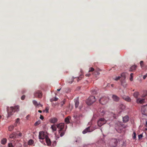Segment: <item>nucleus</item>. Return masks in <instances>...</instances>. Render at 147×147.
<instances>
[{
    "mask_svg": "<svg viewBox=\"0 0 147 147\" xmlns=\"http://www.w3.org/2000/svg\"><path fill=\"white\" fill-rule=\"evenodd\" d=\"M139 94V93L138 92H136L134 94V96L136 98H137Z\"/></svg>",
    "mask_w": 147,
    "mask_h": 147,
    "instance_id": "29",
    "label": "nucleus"
},
{
    "mask_svg": "<svg viewBox=\"0 0 147 147\" xmlns=\"http://www.w3.org/2000/svg\"><path fill=\"white\" fill-rule=\"evenodd\" d=\"M129 118L128 116L126 115L123 118V121L124 123H126L128 121Z\"/></svg>",
    "mask_w": 147,
    "mask_h": 147,
    "instance_id": "14",
    "label": "nucleus"
},
{
    "mask_svg": "<svg viewBox=\"0 0 147 147\" xmlns=\"http://www.w3.org/2000/svg\"><path fill=\"white\" fill-rule=\"evenodd\" d=\"M147 77V74H146L143 77V79H145Z\"/></svg>",
    "mask_w": 147,
    "mask_h": 147,
    "instance_id": "44",
    "label": "nucleus"
},
{
    "mask_svg": "<svg viewBox=\"0 0 147 147\" xmlns=\"http://www.w3.org/2000/svg\"><path fill=\"white\" fill-rule=\"evenodd\" d=\"M96 73L97 74V75H99V74H100L98 72L96 71L95 72L94 74H95L96 75Z\"/></svg>",
    "mask_w": 147,
    "mask_h": 147,
    "instance_id": "50",
    "label": "nucleus"
},
{
    "mask_svg": "<svg viewBox=\"0 0 147 147\" xmlns=\"http://www.w3.org/2000/svg\"><path fill=\"white\" fill-rule=\"evenodd\" d=\"M1 115H0V119L1 118Z\"/></svg>",
    "mask_w": 147,
    "mask_h": 147,
    "instance_id": "59",
    "label": "nucleus"
},
{
    "mask_svg": "<svg viewBox=\"0 0 147 147\" xmlns=\"http://www.w3.org/2000/svg\"><path fill=\"white\" fill-rule=\"evenodd\" d=\"M16 133L15 132H13L12 134L10 135L9 138H16Z\"/></svg>",
    "mask_w": 147,
    "mask_h": 147,
    "instance_id": "23",
    "label": "nucleus"
},
{
    "mask_svg": "<svg viewBox=\"0 0 147 147\" xmlns=\"http://www.w3.org/2000/svg\"><path fill=\"white\" fill-rule=\"evenodd\" d=\"M96 101L95 97L94 96H90L86 101V103L88 105H90Z\"/></svg>",
    "mask_w": 147,
    "mask_h": 147,
    "instance_id": "3",
    "label": "nucleus"
},
{
    "mask_svg": "<svg viewBox=\"0 0 147 147\" xmlns=\"http://www.w3.org/2000/svg\"><path fill=\"white\" fill-rule=\"evenodd\" d=\"M90 75V74H89V73L88 74H86L85 75V76H87V77H89Z\"/></svg>",
    "mask_w": 147,
    "mask_h": 147,
    "instance_id": "48",
    "label": "nucleus"
},
{
    "mask_svg": "<svg viewBox=\"0 0 147 147\" xmlns=\"http://www.w3.org/2000/svg\"><path fill=\"white\" fill-rule=\"evenodd\" d=\"M107 122L106 120L103 118H101L98 120L97 121V124L98 126L101 127L103 124H105Z\"/></svg>",
    "mask_w": 147,
    "mask_h": 147,
    "instance_id": "4",
    "label": "nucleus"
},
{
    "mask_svg": "<svg viewBox=\"0 0 147 147\" xmlns=\"http://www.w3.org/2000/svg\"><path fill=\"white\" fill-rule=\"evenodd\" d=\"M58 99V98H54L51 99V101H56Z\"/></svg>",
    "mask_w": 147,
    "mask_h": 147,
    "instance_id": "33",
    "label": "nucleus"
},
{
    "mask_svg": "<svg viewBox=\"0 0 147 147\" xmlns=\"http://www.w3.org/2000/svg\"><path fill=\"white\" fill-rule=\"evenodd\" d=\"M142 112L143 114L147 115V105L142 107Z\"/></svg>",
    "mask_w": 147,
    "mask_h": 147,
    "instance_id": "8",
    "label": "nucleus"
},
{
    "mask_svg": "<svg viewBox=\"0 0 147 147\" xmlns=\"http://www.w3.org/2000/svg\"><path fill=\"white\" fill-rule=\"evenodd\" d=\"M133 74L132 73H131L130 74V78L129 79L131 81L133 80Z\"/></svg>",
    "mask_w": 147,
    "mask_h": 147,
    "instance_id": "31",
    "label": "nucleus"
},
{
    "mask_svg": "<svg viewBox=\"0 0 147 147\" xmlns=\"http://www.w3.org/2000/svg\"><path fill=\"white\" fill-rule=\"evenodd\" d=\"M133 138L134 139H135L136 138V134L135 132H134L133 133Z\"/></svg>",
    "mask_w": 147,
    "mask_h": 147,
    "instance_id": "36",
    "label": "nucleus"
},
{
    "mask_svg": "<svg viewBox=\"0 0 147 147\" xmlns=\"http://www.w3.org/2000/svg\"><path fill=\"white\" fill-rule=\"evenodd\" d=\"M22 146L21 144L20 143L18 142H16L13 146V147H21Z\"/></svg>",
    "mask_w": 147,
    "mask_h": 147,
    "instance_id": "24",
    "label": "nucleus"
},
{
    "mask_svg": "<svg viewBox=\"0 0 147 147\" xmlns=\"http://www.w3.org/2000/svg\"><path fill=\"white\" fill-rule=\"evenodd\" d=\"M94 69L92 67H91L89 69V72H92V71H94Z\"/></svg>",
    "mask_w": 147,
    "mask_h": 147,
    "instance_id": "38",
    "label": "nucleus"
},
{
    "mask_svg": "<svg viewBox=\"0 0 147 147\" xmlns=\"http://www.w3.org/2000/svg\"><path fill=\"white\" fill-rule=\"evenodd\" d=\"M118 140L116 139H112L111 140V142L112 144V146L114 147H116L117 144Z\"/></svg>",
    "mask_w": 147,
    "mask_h": 147,
    "instance_id": "9",
    "label": "nucleus"
},
{
    "mask_svg": "<svg viewBox=\"0 0 147 147\" xmlns=\"http://www.w3.org/2000/svg\"><path fill=\"white\" fill-rule=\"evenodd\" d=\"M79 109H81V106H80L79 107Z\"/></svg>",
    "mask_w": 147,
    "mask_h": 147,
    "instance_id": "56",
    "label": "nucleus"
},
{
    "mask_svg": "<svg viewBox=\"0 0 147 147\" xmlns=\"http://www.w3.org/2000/svg\"><path fill=\"white\" fill-rule=\"evenodd\" d=\"M16 138H19L20 137L22 136V135L21 133H16Z\"/></svg>",
    "mask_w": 147,
    "mask_h": 147,
    "instance_id": "25",
    "label": "nucleus"
},
{
    "mask_svg": "<svg viewBox=\"0 0 147 147\" xmlns=\"http://www.w3.org/2000/svg\"><path fill=\"white\" fill-rule=\"evenodd\" d=\"M121 85L124 88H126L127 86V84L125 80L121 81Z\"/></svg>",
    "mask_w": 147,
    "mask_h": 147,
    "instance_id": "15",
    "label": "nucleus"
},
{
    "mask_svg": "<svg viewBox=\"0 0 147 147\" xmlns=\"http://www.w3.org/2000/svg\"><path fill=\"white\" fill-rule=\"evenodd\" d=\"M19 107L17 105L15 106L14 107H11L10 110L9 107H7V111L8 114V117H9L11 115L13 114L12 113L15 111H18L19 110Z\"/></svg>",
    "mask_w": 147,
    "mask_h": 147,
    "instance_id": "2",
    "label": "nucleus"
},
{
    "mask_svg": "<svg viewBox=\"0 0 147 147\" xmlns=\"http://www.w3.org/2000/svg\"><path fill=\"white\" fill-rule=\"evenodd\" d=\"M55 135V136L57 138V139L59 138V135H56V134Z\"/></svg>",
    "mask_w": 147,
    "mask_h": 147,
    "instance_id": "46",
    "label": "nucleus"
},
{
    "mask_svg": "<svg viewBox=\"0 0 147 147\" xmlns=\"http://www.w3.org/2000/svg\"><path fill=\"white\" fill-rule=\"evenodd\" d=\"M71 117L68 116L67 118H65V122L67 124L69 123L70 122L69 119H70Z\"/></svg>",
    "mask_w": 147,
    "mask_h": 147,
    "instance_id": "19",
    "label": "nucleus"
},
{
    "mask_svg": "<svg viewBox=\"0 0 147 147\" xmlns=\"http://www.w3.org/2000/svg\"><path fill=\"white\" fill-rule=\"evenodd\" d=\"M142 134H141L138 135V138L139 139H140L142 137Z\"/></svg>",
    "mask_w": 147,
    "mask_h": 147,
    "instance_id": "43",
    "label": "nucleus"
},
{
    "mask_svg": "<svg viewBox=\"0 0 147 147\" xmlns=\"http://www.w3.org/2000/svg\"><path fill=\"white\" fill-rule=\"evenodd\" d=\"M136 68V65H134L132 66L129 69L130 71H133L135 70Z\"/></svg>",
    "mask_w": 147,
    "mask_h": 147,
    "instance_id": "22",
    "label": "nucleus"
},
{
    "mask_svg": "<svg viewBox=\"0 0 147 147\" xmlns=\"http://www.w3.org/2000/svg\"><path fill=\"white\" fill-rule=\"evenodd\" d=\"M123 98L127 101L130 102L131 100L130 98L128 96H124L123 97Z\"/></svg>",
    "mask_w": 147,
    "mask_h": 147,
    "instance_id": "21",
    "label": "nucleus"
},
{
    "mask_svg": "<svg viewBox=\"0 0 147 147\" xmlns=\"http://www.w3.org/2000/svg\"><path fill=\"white\" fill-rule=\"evenodd\" d=\"M14 127L13 125H11L9 127H8V130L9 131H12L14 129Z\"/></svg>",
    "mask_w": 147,
    "mask_h": 147,
    "instance_id": "28",
    "label": "nucleus"
},
{
    "mask_svg": "<svg viewBox=\"0 0 147 147\" xmlns=\"http://www.w3.org/2000/svg\"><path fill=\"white\" fill-rule=\"evenodd\" d=\"M119 107L121 109L123 110L125 109V107L124 105H120Z\"/></svg>",
    "mask_w": 147,
    "mask_h": 147,
    "instance_id": "32",
    "label": "nucleus"
},
{
    "mask_svg": "<svg viewBox=\"0 0 147 147\" xmlns=\"http://www.w3.org/2000/svg\"><path fill=\"white\" fill-rule=\"evenodd\" d=\"M57 127L55 125H53L51 126V128L52 129L53 131H55L57 130Z\"/></svg>",
    "mask_w": 147,
    "mask_h": 147,
    "instance_id": "27",
    "label": "nucleus"
},
{
    "mask_svg": "<svg viewBox=\"0 0 147 147\" xmlns=\"http://www.w3.org/2000/svg\"><path fill=\"white\" fill-rule=\"evenodd\" d=\"M25 96L24 95H23L21 97V99L22 100H24L25 99Z\"/></svg>",
    "mask_w": 147,
    "mask_h": 147,
    "instance_id": "42",
    "label": "nucleus"
},
{
    "mask_svg": "<svg viewBox=\"0 0 147 147\" xmlns=\"http://www.w3.org/2000/svg\"><path fill=\"white\" fill-rule=\"evenodd\" d=\"M92 130H90V127H89L88 128L85 129L83 131L82 133L83 134H84L88 132H90L92 131Z\"/></svg>",
    "mask_w": 147,
    "mask_h": 147,
    "instance_id": "13",
    "label": "nucleus"
},
{
    "mask_svg": "<svg viewBox=\"0 0 147 147\" xmlns=\"http://www.w3.org/2000/svg\"><path fill=\"white\" fill-rule=\"evenodd\" d=\"M112 98L114 101L116 102H118L120 100V98L118 96L114 94L112 95Z\"/></svg>",
    "mask_w": 147,
    "mask_h": 147,
    "instance_id": "10",
    "label": "nucleus"
},
{
    "mask_svg": "<svg viewBox=\"0 0 147 147\" xmlns=\"http://www.w3.org/2000/svg\"><path fill=\"white\" fill-rule=\"evenodd\" d=\"M38 112L40 113H42V111L41 110H39L38 111Z\"/></svg>",
    "mask_w": 147,
    "mask_h": 147,
    "instance_id": "52",
    "label": "nucleus"
},
{
    "mask_svg": "<svg viewBox=\"0 0 147 147\" xmlns=\"http://www.w3.org/2000/svg\"><path fill=\"white\" fill-rule=\"evenodd\" d=\"M34 141L32 140H30L28 142V144L29 145H31L33 143Z\"/></svg>",
    "mask_w": 147,
    "mask_h": 147,
    "instance_id": "30",
    "label": "nucleus"
},
{
    "mask_svg": "<svg viewBox=\"0 0 147 147\" xmlns=\"http://www.w3.org/2000/svg\"><path fill=\"white\" fill-rule=\"evenodd\" d=\"M57 119L55 117L51 118L50 120V122L52 123H56L57 122Z\"/></svg>",
    "mask_w": 147,
    "mask_h": 147,
    "instance_id": "16",
    "label": "nucleus"
},
{
    "mask_svg": "<svg viewBox=\"0 0 147 147\" xmlns=\"http://www.w3.org/2000/svg\"><path fill=\"white\" fill-rule=\"evenodd\" d=\"M47 136H48L46 135L43 131H40L39 132L38 137L40 139L43 140L45 139H46Z\"/></svg>",
    "mask_w": 147,
    "mask_h": 147,
    "instance_id": "6",
    "label": "nucleus"
},
{
    "mask_svg": "<svg viewBox=\"0 0 147 147\" xmlns=\"http://www.w3.org/2000/svg\"><path fill=\"white\" fill-rule=\"evenodd\" d=\"M146 124L147 125V121H146Z\"/></svg>",
    "mask_w": 147,
    "mask_h": 147,
    "instance_id": "60",
    "label": "nucleus"
},
{
    "mask_svg": "<svg viewBox=\"0 0 147 147\" xmlns=\"http://www.w3.org/2000/svg\"><path fill=\"white\" fill-rule=\"evenodd\" d=\"M136 102L138 104H143L144 102V99L141 98H137L136 100Z\"/></svg>",
    "mask_w": 147,
    "mask_h": 147,
    "instance_id": "12",
    "label": "nucleus"
},
{
    "mask_svg": "<svg viewBox=\"0 0 147 147\" xmlns=\"http://www.w3.org/2000/svg\"><path fill=\"white\" fill-rule=\"evenodd\" d=\"M8 147H13V146L12 143H9L8 144Z\"/></svg>",
    "mask_w": 147,
    "mask_h": 147,
    "instance_id": "41",
    "label": "nucleus"
},
{
    "mask_svg": "<svg viewBox=\"0 0 147 147\" xmlns=\"http://www.w3.org/2000/svg\"><path fill=\"white\" fill-rule=\"evenodd\" d=\"M19 120H20V119L19 118H17L16 119V123H18V122L19 121Z\"/></svg>",
    "mask_w": 147,
    "mask_h": 147,
    "instance_id": "45",
    "label": "nucleus"
},
{
    "mask_svg": "<svg viewBox=\"0 0 147 147\" xmlns=\"http://www.w3.org/2000/svg\"><path fill=\"white\" fill-rule=\"evenodd\" d=\"M143 61H141L140 62V66L142 67H143Z\"/></svg>",
    "mask_w": 147,
    "mask_h": 147,
    "instance_id": "40",
    "label": "nucleus"
},
{
    "mask_svg": "<svg viewBox=\"0 0 147 147\" xmlns=\"http://www.w3.org/2000/svg\"><path fill=\"white\" fill-rule=\"evenodd\" d=\"M72 82H69V83H70V84H71V83H72Z\"/></svg>",
    "mask_w": 147,
    "mask_h": 147,
    "instance_id": "58",
    "label": "nucleus"
},
{
    "mask_svg": "<svg viewBox=\"0 0 147 147\" xmlns=\"http://www.w3.org/2000/svg\"><path fill=\"white\" fill-rule=\"evenodd\" d=\"M83 76L82 75L80 76V77L77 78V80L78 82L79 80H81L82 78L83 77Z\"/></svg>",
    "mask_w": 147,
    "mask_h": 147,
    "instance_id": "35",
    "label": "nucleus"
},
{
    "mask_svg": "<svg viewBox=\"0 0 147 147\" xmlns=\"http://www.w3.org/2000/svg\"><path fill=\"white\" fill-rule=\"evenodd\" d=\"M40 118L42 120L44 119V117L42 115H40Z\"/></svg>",
    "mask_w": 147,
    "mask_h": 147,
    "instance_id": "47",
    "label": "nucleus"
},
{
    "mask_svg": "<svg viewBox=\"0 0 147 147\" xmlns=\"http://www.w3.org/2000/svg\"><path fill=\"white\" fill-rule=\"evenodd\" d=\"M61 90V89H57V91H59Z\"/></svg>",
    "mask_w": 147,
    "mask_h": 147,
    "instance_id": "55",
    "label": "nucleus"
},
{
    "mask_svg": "<svg viewBox=\"0 0 147 147\" xmlns=\"http://www.w3.org/2000/svg\"><path fill=\"white\" fill-rule=\"evenodd\" d=\"M42 92L39 90L36 91L34 94V97H38L40 98L42 97Z\"/></svg>",
    "mask_w": 147,
    "mask_h": 147,
    "instance_id": "7",
    "label": "nucleus"
},
{
    "mask_svg": "<svg viewBox=\"0 0 147 147\" xmlns=\"http://www.w3.org/2000/svg\"><path fill=\"white\" fill-rule=\"evenodd\" d=\"M17 123H16L14 124V125L15 126H17Z\"/></svg>",
    "mask_w": 147,
    "mask_h": 147,
    "instance_id": "54",
    "label": "nucleus"
},
{
    "mask_svg": "<svg viewBox=\"0 0 147 147\" xmlns=\"http://www.w3.org/2000/svg\"><path fill=\"white\" fill-rule=\"evenodd\" d=\"M32 102L34 105L36 107H37V106L38 107H39V106H42V105H41L40 102L38 103L35 100H33L32 101Z\"/></svg>",
    "mask_w": 147,
    "mask_h": 147,
    "instance_id": "11",
    "label": "nucleus"
},
{
    "mask_svg": "<svg viewBox=\"0 0 147 147\" xmlns=\"http://www.w3.org/2000/svg\"><path fill=\"white\" fill-rule=\"evenodd\" d=\"M109 98L105 97L101 98L99 100V102L102 105L106 104L108 102Z\"/></svg>",
    "mask_w": 147,
    "mask_h": 147,
    "instance_id": "5",
    "label": "nucleus"
},
{
    "mask_svg": "<svg viewBox=\"0 0 147 147\" xmlns=\"http://www.w3.org/2000/svg\"><path fill=\"white\" fill-rule=\"evenodd\" d=\"M65 100L64 99L63 101H62L61 102V107H62L64 104H65Z\"/></svg>",
    "mask_w": 147,
    "mask_h": 147,
    "instance_id": "37",
    "label": "nucleus"
},
{
    "mask_svg": "<svg viewBox=\"0 0 147 147\" xmlns=\"http://www.w3.org/2000/svg\"><path fill=\"white\" fill-rule=\"evenodd\" d=\"M120 78H121L120 76H117V77H116L114 79V80L117 81V80H119V79H120Z\"/></svg>",
    "mask_w": 147,
    "mask_h": 147,
    "instance_id": "34",
    "label": "nucleus"
},
{
    "mask_svg": "<svg viewBox=\"0 0 147 147\" xmlns=\"http://www.w3.org/2000/svg\"><path fill=\"white\" fill-rule=\"evenodd\" d=\"M111 87H114V84H112L111 85Z\"/></svg>",
    "mask_w": 147,
    "mask_h": 147,
    "instance_id": "53",
    "label": "nucleus"
},
{
    "mask_svg": "<svg viewBox=\"0 0 147 147\" xmlns=\"http://www.w3.org/2000/svg\"><path fill=\"white\" fill-rule=\"evenodd\" d=\"M125 75L124 73H123L121 74L120 78H121V81L125 80Z\"/></svg>",
    "mask_w": 147,
    "mask_h": 147,
    "instance_id": "20",
    "label": "nucleus"
},
{
    "mask_svg": "<svg viewBox=\"0 0 147 147\" xmlns=\"http://www.w3.org/2000/svg\"><path fill=\"white\" fill-rule=\"evenodd\" d=\"M7 140L6 138H4L1 140V143L3 144H5L7 142Z\"/></svg>",
    "mask_w": 147,
    "mask_h": 147,
    "instance_id": "26",
    "label": "nucleus"
},
{
    "mask_svg": "<svg viewBox=\"0 0 147 147\" xmlns=\"http://www.w3.org/2000/svg\"><path fill=\"white\" fill-rule=\"evenodd\" d=\"M83 117V115L82 114H80L78 116V117L79 118Z\"/></svg>",
    "mask_w": 147,
    "mask_h": 147,
    "instance_id": "49",
    "label": "nucleus"
},
{
    "mask_svg": "<svg viewBox=\"0 0 147 147\" xmlns=\"http://www.w3.org/2000/svg\"><path fill=\"white\" fill-rule=\"evenodd\" d=\"M101 113H104V111H102V112H101Z\"/></svg>",
    "mask_w": 147,
    "mask_h": 147,
    "instance_id": "57",
    "label": "nucleus"
},
{
    "mask_svg": "<svg viewBox=\"0 0 147 147\" xmlns=\"http://www.w3.org/2000/svg\"><path fill=\"white\" fill-rule=\"evenodd\" d=\"M40 123V121H37L35 123V125L36 126L39 125Z\"/></svg>",
    "mask_w": 147,
    "mask_h": 147,
    "instance_id": "39",
    "label": "nucleus"
},
{
    "mask_svg": "<svg viewBox=\"0 0 147 147\" xmlns=\"http://www.w3.org/2000/svg\"><path fill=\"white\" fill-rule=\"evenodd\" d=\"M75 103V106L76 108H77L79 105V102L78 99H75L74 100Z\"/></svg>",
    "mask_w": 147,
    "mask_h": 147,
    "instance_id": "18",
    "label": "nucleus"
},
{
    "mask_svg": "<svg viewBox=\"0 0 147 147\" xmlns=\"http://www.w3.org/2000/svg\"><path fill=\"white\" fill-rule=\"evenodd\" d=\"M65 124L64 123H61L57 124V128L58 129V133L60 136H63L65 134L66 131L67 126L65 128Z\"/></svg>",
    "mask_w": 147,
    "mask_h": 147,
    "instance_id": "1",
    "label": "nucleus"
},
{
    "mask_svg": "<svg viewBox=\"0 0 147 147\" xmlns=\"http://www.w3.org/2000/svg\"><path fill=\"white\" fill-rule=\"evenodd\" d=\"M45 110L46 111V113H48V112H49V109H47V108H46L45 109Z\"/></svg>",
    "mask_w": 147,
    "mask_h": 147,
    "instance_id": "51",
    "label": "nucleus"
},
{
    "mask_svg": "<svg viewBox=\"0 0 147 147\" xmlns=\"http://www.w3.org/2000/svg\"><path fill=\"white\" fill-rule=\"evenodd\" d=\"M46 142L47 144V145L49 146L51 144V142L50 140L49 139L48 136H47L46 138L45 139Z\"/></svg>",
    "mask_w": 147,
    "mask_h": 147,
    "instance_id": "17",
    "label": "nucleus"
}]
</instances>
